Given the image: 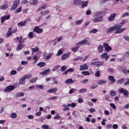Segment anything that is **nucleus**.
Returning <instances> with one entry per match:
<instances>
[{
    "label": "nucleus",
    "mask_w": 129,
    "mask_h": 129,
    "mask_svg": "<svg viewBox=\"0 0 129 129\" xmlns=\"http://www.w3.org/2000/svg\"><path fill=\"white\" fill-rule=\"evenodd\" d=\"M122 27V26L120 25H116L110 27L107 29L106 34H110L112 33V32H114L115 30H116V31L114 32L115 34H120V33H122V32H124V31L126 30V28H121Z\"/></svg>",
    "instance_id": "f257e3e1"
},
{
    "label": "nucleus",
    "mask_w": 129,
    "mask_h": 129,
    "mask_svg": "<svg viewBox=\"0 0 129 129\" xmlns=\"http://www.w3.org/2000/svg\"><path fill=\"white\" fill-rule=\"evenodd\" d=\"M118 92V93H120V94L123 93V95L125 98H127V97H129L128 91H127V90H125L124 88H122L120 89H119Z\"/></svg>",
    "instance_id": "f03ea898"
},
{
    "label": "nucleus",
    "mask_w": 129,
    "mask_h": 129,
    "mask_svg": "<svg viewBox=\"0 0 129 129\" xmlns=\"http://www.w3.org/2000/svg\"><path fill=\"white\" fill-rule=\"evenodd\" d=\"M19 5H20V1L15 0L13 5L11 8V11H15V10L18 8V6H19Z\"/></svg>",
    "instance_id": "7ed1b4c3"
},
{
    "label": "nucleus",
    "mask_w": 129,
    "mask_h": 129,
    "mask_svg": "<svg viewBox=\"0 0 129 129\" xmlns=\"http://www.w3.org/2000/svg\"><path fill=\"white\" fill-rule=\"evenodd\" d=\"M14 90H15L14 86H8L5 89L4 92L6 93H9V92H11V91H13Z\"/></svg>",
    "instance_id": "20e7f679"
},
{
    "label": "nucleus",
    "mask_w": 129,
    "mask_h": 129,
    "mask_svg": "<svg viewBox=\"0 0 129 129\" xmlns=\"http://www.w3.org/2000/svg\"><path fill=\"white\" fill-rule=\"evenodd\" d=\"M104 10H105V11H101L97 12L95 14V17H99V16H102V15H105V13H106V11H108V9H105Z\"/></svg>",
    "instance_id": "39448f33"
},
{
    "label": "nucleus",
    "mask_w": 129,
    "mask_h": 129,
    "mask_svg": "<svg viewBox=\"0 0 129 129\" xmlns=\"http://www.w3.org/2000/svg\"><path fill=\"white\" fill-rule=\"evenodd\" d=\"M103 21V17L99 16L93 19V23L101 22Z\"/></svg>",
    "instance_id": "423d86ee"
},
{
    "label": "nucleus",
    "mask_w": 129,
    "mask_h": 129,
    "mask_svg": "<svg viewBox=\"0 0 129 129\" xmlns=\"http://www.w3.org/2000/svg\"><path fill=\"white\" fill-rule=\"evenodd\" d=\"M44 30L43 29H40L39 26H36L33 29V32L35 33H37V34H42Z\"/></svg>",
    "instance_id": "0eeeda50"
},
{
    "label": "nucleus",
    "mask_w": 129,
    "mask_h": 129,
    "mask_svg": "<svg viewBox=\"0 0 129 129\" xmlns=\"http://www.w3.org/2000/svg\"><path fill=\"white\" fill-rule=\"evenodd\" d=\"M103 46L104 48H105L106 52H108V51H110V50H112V49L107 43H104Z\"/></svg>",
    "instance_id": "6e6552de"
},
{
    "label": "nucleus",
    "mask_w": 129,
    "mask_h": 129,
    "mask_svg": "<svg viewBox=\"0 0 129 129\" xmlns=\"http://www.w3.org/2000/svg\"><path fill=\"white\" fill-rule=\"evenodd\" d=\"M74 82H77V80H73L72 78L69 79L67 80L64 83L65 84H67L68 85H69V84L71 83H74Z\"/></svg>",
    "instance_id": "1a4fd4ad"
},
{
    "label": "nucleus",
    "mask_w": 129,
    "mask_h": 129,
    "mask_svg": "<svg viewBox=\"0 0 129 129\" xmlns=\"http://www.w3.org/2000/svg\"><path fill=\"white\" fill-rule=\"evenodd\" d=\"M108 79L110 80L109 84H113V83H115V81H116V80L114 79V77L112 76H109L108 77Z\"/></svg>",
    "instance_id": "9d476101"
},
{
    "label": "nucleus",
    "mask_w": 129,
    "mask_h": 129,
    "mask_svg": "<svg viewBox=\"0 0 129 129\" xmlns=\"http://www.w3.org/2000/svg\"><path fill=\"white\" fill-rule=\"evenodd\" d=\"M10 18H11V16L10 15L3 16L1 18V23L4 24V23H5V21L6 20H10Z\"/></svg>",
    "instance_id": "9b49d317"
},
{
    "label": "nucleus",
    "mask_w": 129,
    "mask_h": 129,
    "mask_svg": "<svg viewBox=\"0 0 129 129\" xmlns=\"http://www.w3.org/2000/svg\"><path fill=\"white\" fill-rule=\"evenodd\" d=\"M83 4V1L81 0H74L73 2L74 6H81Z\"/></svg>",
    "instance_id": "f8f14e48"
},
{
    "label": "nucleus",
    "mask_w": 129,
    "mask_h": 129,
    "mask_svg": "<svg viewBox=\"0 0 129 129\" xmlns=\"http://www.w3.org/2000/svg\"><path fill=\"white\" fill-rule=\"evenodd\" d=\"M88 68L89 67H88V66H87V64L85 63L83 65L80 66V71H83L84 70H87Z\"/></svg>",
    "instance_id": "ddd939ff"
},
{
    "label": "nucleus",
    "mask_w": 129,
    "mask_h": 129,
    "mask_svg": "<svg viewBox=\"0 0 129 129\" xmlns=\"http://www.w3.org/2000/svg\"><path fill=\"white\" fill-rule=\"evenodd\" d=\"M51 71L50 70V69H47L43 71H42L41 73H40V75H48V74H50V73Z\"/></svg>",
    "instance_id": "4468645a"
},
{
    "label": "nucleus",
    "mask_w": 129,
    "mask_h": 129,
    "mask_svg": "<svg viewBox=\"0 0 129 129\" xmlns=\"http://www.w3.org/2000/svg\"><path fill=\"white\" fill-rule=\"evenodd\" d=\"M88 42V40H87V39H84L82 41H81L77 43L76 46H78V45H86Z\"/></svg>",
    "instance_id": "2eb2a0df"
},
{
    "label": "nucleus",
    "mask_w": 129,
    "mask_h": 129,
    "mask_svg": "<svg viewBox=\"0 0 129 129\" xmlns=\"http://www.w3.org/2000/svg\"><path fill=\"white\" fill-rule=\"evenodd\" d=\"M116 17V13L112 14L108 18L110 22H112L114 20V18Z\"/></svg>",
    "instance_id": "dca6fc26"
},
{
    "label": "nucleus",
    "mask_w": 129,
    "mask_h": 129,
    "mask_svg": "<svg viewBox=\"0 0 129 129\" xmlns=\"http://www.w3.org/2000/svg\"><path fill=\"white\" fill-rule=\"evenodd\" d=\"M107 83V81H106L104 80H99L97 82V84L98 85H102L106 84Z\"/></svg>",
    "instance_id": "f3484780"
},
{
    "label": "nucleus",
    "mask_w": 129,
    "mask_h": 129,
    "mask_svg": "<svg viewBox=\"0 0 129 129\" xmlns=\"http://www.w3.org/2000/svg\"><path fill=\"white\" fill-rule=\"evenodd\" d=\"M26 79H25V78L22 76V77H21L20 79H19V84L21 85H24V84H25V83H26Z\"/></svg>",
    "instance_id": "a211bd4d"
},
{
    "label": "nucleus",
    "mask_w": 129,
    "mask_h": 129,
    "mask_svg": "<svg viewBox=\"0 0 129 129\" xmlns=\"http://www.w3.org/2000/svg\"><path fill=\"white\" fill-rule=\"evenodd\" d=\"M23 96H25V93L23 92H21V93H16L15 95V97L16 98H19V97H22Z\"/></svg>",
    "instance_id": "6ab92c4d"
},
{
    "label": "nucleus",
    "mask_w": 129,
    "mask_h": 129,
    "mask_svg": "<svg viewBox=\"0 0 129 129\" xmlns=\"http://www.w3.org/2000/svg\"><path fill=\"white\" fill-rule=\"evenodd\" d=\"M71 54V52H68L67 54H62L61 59V60H65L66 58H68L69 56H70V54Z\"/></svg>",
    "instance_id": "aec40b11"
},
{
    "label": "nucleus",
    "mask_w": 129,
    "mask_h": 129,
    "mask_svg": "<svg viewBox=\"0 0 129 129\" xmlns=\"http://www.w3.org/2000/svg\"><path fill=\"white\" fill-rule=\"evenodd\" d=\"M12 30H13L12 28H10L9 29V30L6 34V36L7 37H8V38H9V37H11V36H12V34H13V31H12Z\"/></svg>",
    "instance_id": "412c9836"
},
{
    "label": "nucleus",
    "mask_w": 129,
    "mask_h": 129,
    "mask_svg": "<svg viewBox=\"0 0 129 129\" xmlns=\"http://www.w3.org/2000/svg\"><path fill=\"white\" fill-rule=\"evenodd\" d=\"M57 90H58V88H52L51 89L48 90L47 91V92H48V93H54L56 92Z\"/></svg>",
    "instance_id": "4be33fe9"
},
{
    "label": "nucleus",
    "mask_w": 129,
    "mask_h": 129,
    "mask_svg": "<svg viewBox=\"0 0 129 129\" xmlns=\"http://www.w3.org/2000/svg\"><path fill=\"white\" fill-rule=\"evenodd\" d=\"M88 6V1H86L85 2H83L81 6V9H84V8H86Z\"/></svg>",
    "instance_id": "5701e85b"
},
{
    "label": "nucleus",
    "mask_w": 129,
    "mask_h": 129,
    "mask_svg": "<svg viewBox=\"0 0 129 129\" xmlns=\"http://www.w3.org/2000/svg\"><path fill=\"white\" fill-rule=\"evenodd\" d=\"M37 66L40 67V68H42L43 67H45L46 66V62H40L37 64Z\"/></svg>",
    "instance_id": "b1692460"
},
{
    "label": "nucleus",
    "mask_w": 129,
    "mask_h": 129,
    "mask_svg": "<svg viewBox=\"0 0 129 129\" xmlns=\"http://www.w3.org/2000/svg\"><path fill=\"white\" fill-rule=\"evenodd\" d=\"M27 24V21H25L24 22H20L18 23V26H20L21 27H24L26 26Z\"/></svg>",
    "instance_id": "393cba45"
},
{
    "label": "nucleus",
    "mask_w": 129,
    "mask_h": 129,
    "mask_svg": "<svg viewBox=\"0 0 129 129\" xmlns=\"http://www.w3.org/2000/svg\"><path fill=\"white\" fill-rule=\"evenodd\" d=\"M124 79H125L124 78H123L122 79H119V80H117L116 81L117 84H119V85L122 84L124 82Z\"/></svg>",
    "instance_id": "a878e982"
},
{
    "label": "nucleus",
    "mask_w": 129,
    "mask_h": 129,
    "mask_svg": "<svg viewBox=\"0 0 129 129\" xmlns=\"http://www.w3.org/2000/svg\"><path fill=\"white\" fill-rule=\"evenodd\" d=\"M116 91L115 90H112L110 91V96H115L116 95Z\"/></svg>",
    "instance_id": "bb28decb"
},
{
    "label": "nucleus",
    "mask_w": 129,
    "mask_h": 129,
    "mask_svg": "<svg viewBox=\"0 0 129 129\" xmlns=\"http://www.w3.org/2000/svg\"><path fill=\"white\" fill-rule=\"evenodd\" d=\"M22 49H23V44H19L16 48L17 51H21V50H22Z\"/></svg>",
    "instance_id": "cd10ccee"
},
{
    "label": "nucleus",
    "mask_w": 129,
    "mask_h": 129,
    "mask_svg": "<svg viewBox=\"0 0 129 129\" xmlns=\"http://www.w3.org/2000/svg\"><path fill=\"white\" fill-rule=\"evenodd\" d=\"M23 77L25 79H30V78H32V74H28L24 76Z\"/></svg>",
    "instance_id": "c85d7f7f"
},
{
    "label": "nucleus",
    "mask_w": 129,
    "mask_h": 129,
    "mask_svg": "<svg viewBox=\"0 0 129 129\" xmlns=\"http://www.w3.org/2000/svg\"><path fill=\"white\" fill-rule=\"evenodd\" d=\"M99 53H102L103 52V46L102 45H100L98 47Z\"/></svg>",
    "instance_id": "c756f323"
},
{
    "label": "nucleus",
    "mask_w": 129,
    "mask_h": 129,
    "mask_svg": "<svg viewBox=\"0 0 129 129\" xmlns=\"http://www.w3.org/2000/svg\"><path fill=\"white\" fill-rule=\"evenodd\" d=\"M28 38L29 39H33V38H34V32H29L28 34Z\"/></svg>",
    "instance_id": "7c9ffc66"
},
{
    "label": "nucleus",
    "mask_w": 129,
    "mask_h": 129,
    "mask_svg": "<svg viewBox=\"0 0 129 129\" xmlns=\"http://www.w3.org/2000/svg\"><path fill=\"white\" fill-rule=\"evenodd\" d=\"M79 46H77V47H73L72 48V51H73L74 53H76V52H77L78 50H79Z\"/></svg>",
    "instance_id": "2f4dec72"
},
{
    "label": "nucleus",
    "mask_w": 129,
    "mask_h": 129,
    "mask_svg": "<svg viewBox=\"0 0 129 129\" xmlns=\"http://www.w3.org/2000/svg\"><path fill=\"white\" fill-rule=\"evenodd\" d=\"M104 64V61H97L96 67H99V66H102Z\"/></svg>",
    "instance_id": "473e14b6"
},
{
    "label": "nucleus",
    "mask_w": 129,
    "mask_h": 129,
    "mask_svg": "<svg viewBox=\"0 0 129 129\" xmlns=\"http://www.w3.org/2000/svg\"><path fill=\"white\" fill-rule=\"evenodd\" d=\"M32 51H33L32 52V55H33V54L36 52H38V51H39V48L38 47H35V48H32L31 49Z\"/></svg>",
    "instance_id": "72a5a7b5"
},
{
    "label": "nucleus",
    "mask_w": 129,
    "mask_h": 129,
    "mask_svg": "<svg viewBox=\"0 0 129 129\" xmlns=\"http://www.w3.org/2000/svg\"><path fill=\"white\" fill-rule=\"evenodd\" d=\"M37 80H38V78L37 77L33 78L30 80V83H35V82H36V81H37Z\"/></svg>",
    "instance_id": "f704fd0d"
},
{
    "label": "nucleus",
    "mask_w": 129,
    "mask_h": 129,
    "mask_svg": "<svg viewBox=\"0 0 129 129\" xmlns=\"http://www.w3.org/2000/svg\"><path fill=\"white\" fill-rule=\"evenodd\" d=\"M83 22V19L81 20H78L76 21V25H81Z\"/></svg>",
    "instance_id": "c9c22d12"
},
{
    "label": "nucleus",
    "mask_w": 129,
    "mask_h": 129,
    "mask_svg": "<svg viewBox=\"0 0 129 129\" xmlns=\"http://www.w3.org/2000/svg\"><path fill=\"white\" fill-rule=\"evenodd\" d=\"M124 86H129V79L126 78L125 79V82L124 83Z\"/></svg>",
    "instance_id": "e433bc0d"
},
{
    "label": "nucleus",
    "mask_w": 129,
    "mask_h": 129,
    "mask_svg": "<svg viewBox=\"0 0 129 129\" xmlns=\"http://www.w3.org/2000/svg\"><path fill=\"white\" fill-rule=\"evenodd\" d=\"M22 12V6H20L19 8L17 9L15 11V14H19V13H21Z\"/></svg>",
    "instance_id": "4c0bfd02"
},
{
    "label": "nucleus",
    "mask_w": 129,
    "mask_h": 129,
    "mask_svg": "<svg viewBox=\"0 0 129 129\" xmlns=\"http://www.w3.org/2000/svg\"><path fill=\"white\" fill-rule=\"evenodd\" d=\"M67 69V66H63L60 68V71L61 72H64V71H65V70H66Z\"/></svg>",
    "instance_id": "58836bf2"
},
{
    "label": "nucleus",
    "mask_w": 129,
    "mask_h": 129,
    "mask_svg": "<svg viewBox=\"0 0 129 129\" xmlns=\"http://www.w3.org/2000/svg\"><path fill=\"white\" fill-rule=\"evenodd\" d=\"M0 9L1 10H7V9H8V5L5 4L4 5L1 6Z\"/></svg>",
    "instance_id": "ea45409f"
},
{
    "label": "nucleus",
    "mask_w": 129,
    "mask_h": 129,
    "mask_svg": "<svg viewBox=\"0 0 129 129\" xmlns=\"http://www.w3.org/2000/svg\"><path fill=\"white\" fill-rule=\"evenodd\" d=\"M107 55V52L104 53L101 55V58H102V59H105V60H106Z\"/></svg>",
    "instance_id": "a19ab883"
},
{
    "label": "nucleus",
    "mask_w": 129,
    "mask_h": 129,
    "mask_svg": "<svg viewBox=\"0 0 129 129\" xmlns=\"http://www.w3.org/2000/svg\"><path fill=\"white\" fill-rule=\"evenodd\" d=\"M17 116H18V115H17V113L15 112H13L11 114L12 118H17Z\"/></svg>",
    "instance_id": "79ce46f5"
},
{
    "label": "nucleus",
    "mask_w": 129,
    "mask_h": 129,
    "mask_svg": "<svg viewBox=\"0 0 129 129\" xmlns=\"http://www.w3.org/2000/svg\"><path fill=\"white\" fill-rule=\"evenodd\" d=\"M86 91H87V89H86V88H83V89H80L79 91V92L80 93H83L84 92H86Z\"/></svg>",
    "instance_id": "37998d69"
},
{
    "label": "nucleus",
    "mask_w": 129,
    "mask_h": 129,
    "mask_svg": "<svg viewBox=\"0 0 129 129\" xmlns=\"http://www.w3.org/2000/svg\"><path fill=\"white\" fill-rule=\"evenodd\" d=\"M52 56H53V53H50L49 54L47 55V56L45 57V59H46V60H48V59H50V58H51Z\"/></svg>",
    "instance_id": "c03bdc74"
},
{
    "label": "nucleus",
    "mask_w": 129,
    "mask_h": 129,
    "mask_svg": "<svg viewBox=\"0 0 129 129\" xmlns=\"http://www.w3.org/2000/svg\"><path fill=\"white\" fill-rule=\"evenodd\" d=\"M95 75L96 77H99L100 76V71H96Z\"/></svg>",
    "instance_id": "a18cd8bd"
},
{
    "label": "nucleus",
    "mask_w": 129,
    "mask_h": 129,
    "mask_svg": "<svg viewBox=\"0 0 129 129\" xmlns=\"http://www.w3.org/2000/svg\"><path fill=\"white\" fill-rule=\"evenodd\" d=\"M31 5H36L38 4V1L37 0H30Z\"/></svg>",
    "instance_id": "49530a36"
},
{
    "label": "nucleus",
    "mask_w": 129,
    "mask_h": 129,
    "mask_svg": "<svg viewBox=\"0 0 129 129\" xmlns=\"http://www.w3.org/2000/svg\"><path fill=\"white\" fill-rule=\"evenodd\" d=\"M49 10H47L45 12H41L40 13V15H41V16H45V15H47V14H49Z\"/></svg>",
    "instance_id": "de8ad7c7"
},
{
    "label": "nucleus",
    "mask_w": 129,
    "mask_h": 129,
    "mask_svg": "<svg viewBox=\"0 0 129 129\" xmlns=\"http://www.w3.org/2000/svg\"><path fill=\"white\" fill-rule=\"evenodd\" d=\"M82 74H83V75H85V76L90 75V74L89 73V72H88V71H83L82 72Z\"/></svg>",
    "instance_id": "09e8293b"
},
{
    "label": "nucleus",
    "mask_w": 129,
    "mask_h": 129,
    "mask_svg": "<svg viewBox=\"0 0 129 129\" xmlns=\"http://www.w3.org/2000/svg\"><path fill=\"white\" fill-rule=\"evenodd\" d=\"M76 91H77L76 89H72L70 90L69 93L70 94H72V93H74V92H76Z\"/></svg>",
    "instance_id": "8fccbe9b"
},
{
    "label": "nucleus",
    "mask_w": 129,
    "mask_h": 129,
    "mask_svg": "<svg viewBox=\"0 0 129 129\" xmlns=\"http://www.w3.org/2000/svg\"><path fill=\"white\" fill-rule=\"evenodd\" d=\"M89 33H90V34H91V33L95 34V33H97V29H93L92 30L90 31H89Z\"/></svg>",
    "instance_id": "3c124183"
},
{
    "label": "nucleus",
    "mask_w": 129,
    "mask_h": 129,
    "mask_svg": "<svg viewBox=\"0 0 129 129\" xmlns=\"http://www.w3.org/2000/svg\"><path fill=\"white\" fill-rule=\"evenodd\" d=\"M62 54H63V51L61 49H59L58 51L56 56H60V55H62Z\"/></svg>",
    "instance_id": "603ef678"
},
{
    "label": "nucleus",
    "mask_w": 129,
    "mask_h": 129,
    "mask_svg": "<svg viewBox=\"0 0 129 129\" xmlns=\"http://www.w3.org/2000/svg\"><path fill=\"white\" fill-rule=\"evenodd\" d=\"M110 106L113 108V109H116V106L112 103H110Z\"/></svg>",
    "instance_id": "864d4df0"
},
{
    "label": "nucleus",
    "mask_w": 129,
    "mask_h": 129,
    "mask_svg": "<svg viewBox=\"0 0 129 129\" xmlns=\"http://www.w3.org/2000/svg\"><path fill=\"white\" fill-rule=\"evenodd\" d=\"M41 127L43 129H49V125L47 124H43Z\"/></svg>",
    "instance_id": "5fc2aeb1"
},
{
    "label": "nucleus",
    "mask_w": 129,
    "mask_h": 129,
    "mask_svg": "<svg viewBox=\"0 0 129 129\" xmlns=\"http://www.w3.org/2000/svg\"><path fill=\"white\" fill-rule=\"evenodd\" d=\"M63 107H66L65 108H63L62 109L63 110V111H66V110H69V108L68 107H67V105H62Z\"/></svg>",
    "instance_id": "6e6d98bb"
},
{
    "label": "nucleus",
    "mask_w": 129,
    "mask_h": 129,
    "mask_svg": "<svg viewBox=\"0 0 129 129\" xmlns=\"http://www.w3.org/2000/svg\"><path fill=\"white\" fill-rule=\"evenodd\" d=\"M128 16H129V13H128V12H126V13H124V14L122 15L121 18H124L125 17H128Z\"/></svg>",
    "instance_id": "4d7b16f0"
},
{
    "label": "nucleus",
    "mask_w": 129,
    "mask_h": 129,
    "mask_svg": "<svg viewBox=\"0 0 129 129\" xmlns=\"http://www.w3.org/2000/svg\"><path fill=\"white\" fill-rule=\"evenodd\" d=\"M48 99H49V100H56V99H57V97L53 96L52 97L48 98Z\"/></svg>",
    "instance_id": "13d9d810"
},
{
    "label": "nucleus",
    "mask_w": 129,
    "mask_h": 129,
    "mask_svg": "<svg viewBox=\"0 0 129 129\" xmlns=\"http://www.w3.org/2000/svg\"><path fill=\"white\" fill-rule=\"evenodd\" d=\"M110 0H102L100 2V4H105V3H107V2H109Z\"/></svg>",
    "instance_id": "bf43d9fd"
},
{
    "label": "nucleus",
    "mask_w": 129,
    "mask_h": 129,
    "mask_svg": "<svg viewBox=\"0 0 129 129\" xmlns=\"http://www.w3.org/2000/svg\"><path fill=\"white\" fill-rule=\"evenodd\" d=\"M83 102H84V100H83L82 99V98H79L78 99V103H83Z\"/></svg>",
    "instance_id": "052dcab7"
},
{
    "label": "nucleus",
    "mask_w": 129,
    "mask_h": 129,
    "mask_svg": "<svg viewBox=\"0 0 129 129\" xmlns=\"http://www.w3.org/2000/svg\"><path fill=\"white\" fill-rule=\"evenodd\" d=\"M123 39L125 40V41H126L127 42H129V37L127 36H123Z\"/></svg>",
    "instance_id": "680f3d73"
},
{
    "label": "nucleus",
    "mask_w": 129,
    "mask_h": 129,
    "mask_svg": "<svg viewBox=\"0 0 129 129\" xmlns=\"http://www.w3.org/2000/svg\"><path fill=\"white\" fill-rule=\"evenodd\" d=\"M108 71L109 72H110V73L112 74V73H114V70H113V69L112 68H110L108 70Z\"/></svg>",
    "instance_id": "e2e57ef3"
},
{
    "label": "nucleus",
    "mask_w": 129,
    "mask_h": 129,
    "mask_svg": "<svg viewBox=\"0 0 129 129\" xmlns=\"http://www.w3.org/2000/svg\"><path fill=\"white\" fill-rule=\"evenodd\" d=\"M10 74H11V75H16V74H17V71L15 70L12 71Z\"/></svg>",
    "instance_id": "0e129e2a"
},
{
    "label": "nucleus",
    "mask_w": 129,
    "mask_h": 129,
    "mask_svg": "<svg viewBox=\"0 0 129 129\" xmlns=\"http://www.w3.org/2000/svg\"><path fill=\"white\" fill-rule=\"evenodd\" d=\"M81 83H83V84H85V83H87L88 82V79H85L83 81H82Z\"/></svg>",
    "instance_id": "69168bd1"
},
{
    "label": "nucleus",
    "mask_w": 129,
    "mask_h": 129,
    "mask_svg": "<svg viewBox=\"0 0 129 129\" xmlns=\"http://www.w3.org/2000/svg\"><path fill=\"white\" fill-rule=\"evenodd\" d=\"M104 114H105V115H109V111H108L107 110H105L104 111Z\"/></svg>",
    "instance_id": "338daca9"
},
{
    "label": "nucleus",
    "mask_w": 129,
    "mask_h": 129,
    "mask_svg": "<svg viewBox=\"0 0 129 129\" xmlns=\"http://www.w3.org/2000/svg\"><path fill=\"white\" fill-rule=\"evenodd\" d=\"M125 57H129V50L124 53Z\"/></svg>",
    "instance_id": "774afa93"
}]
</instances>
